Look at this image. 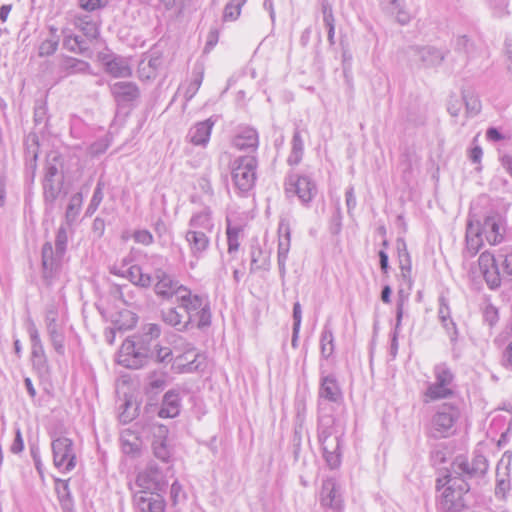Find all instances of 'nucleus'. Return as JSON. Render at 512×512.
<instances>
[{"mask_svg": "<svg viewBox=\"0 0 512 512\" xmlns=\"http://www.w3.org/2000/svg\"><path fill=\"white\" fill-rule=\"evenodd\" d=\"M177 301L178 308L185 311L192 327L196 325L197 328L203 329L211 325V309L207 297L192 294L191 290L185 287Z\"/></svg>", "mask_w": 512, "mask_h": 512, "instance_id": "1", "label": "nucleus"}, {"mask_svg": "<svg viewBox=\"0 0 512 512\" xmlns=\"http://www.w3.org/2000/svg\"><path fill=\"white\" fill-rule=\"evenodd\" d=\"M488 470V461L482 454H476L471 461L463 455L457 456L445 474L453 480L468 482L473 478L483 477Z\"/></svg>", "mask_w": 512, "mask_h": 512, "instance_id": "2", "label": "nucleus"}, {"mask_svg": "<svg viewBox=\"0 0 512 512\" xmlns=\"http://www.w3.org/2000/svg\"><path fill=\"white\" fill-rule=\"evenodd\" d=\"M447 487L439 499V508L444 512H461L468 507L467 494L470 484L465 481L453 480L445 475Z\"/></svg>", "mask_w": 512, "mask_h": 512, "instance_id": "3", "label": "nucleus"}, {"mask_svg": "<svg viewBox=\"0 0 512 512\" xmlns=\"http://www.w3.org/2000/svg\"><path fill=\"white\" fill-rule=\"evenodd\" d=\"M460 417L459 408L450 402H445L436 408L430 423V433L433 438H447L454 434L455 424Z\"/></svg>", "mask_w": 512, "mask_h": 512, "instance_id": "4", "label": "nucleus"}, {"mask_svg": "<svg viewBox=\"0 0 512 512\" xmlns=\"http://www.w3.org/2000/svg\"><path fill=\"white\" fill-rule=\"evenodd\" d=\"M258 160L255 155L239 156L231 164V175L235 187L241 192L249 191L255 184Z\"/></svg>", "mask_w": 512, "mask_h": 512, "instance_id": "5", "label": "nucleus"}, {"mask_svg": "<svg viewBox=\"0 0 512 512\" xmlns=\"http://www.w3.org/2000/svg\"><path fill=\"white\" fill-rule=\"evenodd\" d=\"M53 463L62 472H70L76 467V453L73 441L65 436L51 434Z\"/></svg>", "mask_w": 512, "mask_h": 512, "instance_id": "6", "label": "nucleus"}, {"mask_svg": "<svg viewBox=\"0 0 512 512\" xmlns=\"http://www.w3.org/2000/svg\"><path fill=\"white\" fill-rule=\"evenodd\" d=\"M148 346H145L137 337L136 340H126L121 346V360L126 367L138 369L144 365L146 358L153 355Z\"/></svg>", "mask_w": 512, "mask_h": 512, "instance_id": "7", "label": "nucleus"}, {"mask_svg": "<svg viewBox=\"0 0 512 512\" xmlns=\"http://www.w3.org/2000/svg\"><path fill=\"white\" fill-rule=\"evenodd\" d=\"M504 219L498 212L488 213L483 221H474V227L480 228V235L485 237L490 245L500 244L504 240Z\"/></svg>", "mask_w": 512, "mask_h": 512, "instance_id": "8", "label": "nucleus"}, {"mask_svg": "<svg viewBox=\"0 0 512 512\" xmlns=\"http://www.w3.org/2000/svg\"><path fill=\"white\" fill-rule=\"evenodd\" d=\"M138 491H147V494H161L167 486L165 476L156 464H149L136 478Z\"/></svg>", "mask_w": 512, "mask_h": 512, "instance_id": "9", "label": "nucleus"}, {"mask_svg": "<svg viewBox=\"0 0 512 512\" xmlns=\"http://www.w3.org/2000/svg\"><path fill=\"white\" fill-rule=\"evenodd\" d=\"M154 278V293L162 300H170L174 296L179 297L185 291L186 286L180 284L176 278L161 268L154 270Z\"/></svg>", "mask_w": 512, "mask_h": 512, "instance_id": "10", "label": "nucleus"}, {"mask_svg": "<svg viewBox=\"0 0 512 512\" xmlns=\"http://www.w3.org/2000/svg\"><path fill=\"white\" fill-rule=\"evenodd\" d=\"M287 185L286 191L296 194L305 206L309 205L318 192L316 183L307 175H290Z\"/></svg>", "mask_w": 512, "mask_h": 512, "instance_id": "11", "label": "nucleus"}, {"mask_svg": "<svg viewBox=\"0 0 512 512\" xmlns=\"http://www.w3.org/2000/svg\"><path fill=\"white\" fill-rule=\"evenodd\" d=\"M65 254H58V250L53 248L52 243L47 241L41 249L42 276L47 284L58 274L62 260Z\"/></svg>", "mask_w": 512, "mask_h": 512, "instance_id": "12", "label": "nucleus"}, {"mask_svg": "<svg viewBox=\"0 0 512 512\" xmlns=\"http://www.w3.org/2000/svg\"><path fill=\"white\" fill-rule=\"evenodd\" d=\"M512 455L505 452L496 467L495 497L499 500H506L511 490L510 464Z\"/></svg>", "mask_w": 512, "mask_h": 512, "instance_id": "13", "label": "nucleus"}, {"mask_svg": "<svg viewBox=\"0 0 512 512\" xmlns=\"http://www.w3.org/2000/svg\"><path fill=\"white\" fill-rule=\"evenodd\" d=\"M110 92L118 106L133 105L140 97V89L136 83L119 81L110 85Z\"/></svg>", "mask_w": 512, "mask_h": 512, "instance_id": "14", "label": "nucleus"}, {"mask_svg": "<svg viewBox=\"0 0 512 512\" xmlns=\"http://www.w3.org/2000/svg\"><path fill=\"white\" fill-rule=\"evenodd\" d=\"M27 331L30 337L32 351L31 361L33 367L40 373L48 370V361L45 355L44 347L40 339L38 329L36 328L33 321H30L27 327Z\"/></svg>", "mask_w": 512, "mask_h": 512, "instance_id": "15", "label": "nucleus"}, {"mask_svg": "<svg viewBox=\"0 0 512 512\" xmlns=\"http://www.w3.org/2000/svg\"><path fill=\"white\" fill-rule=\"evenodd\" d=\"M479 268L490 289H497L501 285V276L495 256L489 251L481 253L478 259Z\"/></svg>", "mask_w": 512, "mask_h": 512, "instance_id": "16", "label": "nucleus"}, {"mask_svg": "<svg viewBox=\"0 0 512 512\" xmlns=\"http://www.w3.org/2000/svg\"><path fill=\"white\" fill-rule=\"evenodd\" d=\"M320 504L322 507L332 509L336 512L342 510L343 500L335 479L328 478L323 481L320 493Z\"/></svg>", "mask_w": 512, "mask_h": 512, "instance_id": "17", "label": "nucleus"}, {"mask_svg": "<svg viewBox=\"0 0 512 512\" xmlns=\"http://www.w3.org/2000/svg\"><path fill=\"white\" fill-rule=\"evenodd\" d=\"M100 61L105 72L114 78H127L132 75V69L127 58L115 54H103L100 56Z\"/></svg>", "mask_w": 512, "mask_h": 512, "instance_id": "18", "label": "nucleus"}, {"mask_svg": "<svg viewBox=\"0 0 512 512\" xmlns=\"http://www.w3.org/2000/svg\"><path fill=\"white\" fill-rule=\"evenodd\" d=\"M319 398L340 404L343 401V393L334 374L320 373Z\"/></svg>", "mask_w": 512, "mask_h": 512, "instance_id": "19", "label": "nucleus"}, {"mask_svg": "<svg viewBox=\"0 0 512 512\" xmlns=\"http://www.w3.org/2000/svg\"><path fill=\"white\" fill-rule=\"evenodd\" d=\"M278 233H279V241H278V251H277V258H278V267H279V273L281 277L285 276L286 273V260L288 258V253L290 250V243H291V229L289 222L285 219H282L279 223L278 227Z\"/></svg>", "mask_w": 512, "mask_h": 512, "instance_id": "20", "label": "nucleus"}, {"mask_svg": "<svg viewBox=\"0 0 512 512\" xmlns=\"http://www.w3.org/2000/svg\"><path fill=\"white\" fill-rule=\"evenodd\" d=\"M147 491H136L133 496L138 512H164L165 501L161 494H147Z\"/></svg>", "mask_w": 512, "mask_h": 512, "instance_id": "21", "label": "nucleus"}, {"mask_svg": "<svg viewBox=\"0 0 512 512\" xmlns=\"http://www.w3.org/2000/svg\"><path fill=\"white\" fill-rule=\"evenodd\" d=\"M452 41L454 52L458 55L461 66H466L471 59L476 57L478 46L469 35H456Z\"/></svg>", "mask_w": 512, "mask_h": 512, "instance_id": "22", "label": "nucleus"}, {"mask_svg": "<svg viewBox=\"0 0 512 512\" xmlns=\"http://www.w3.org/2000/svg\"><path fill=\"white\" fill-rule=\"evenodd\" d=\"M232 145L238 150L254 153L259 145L257 131L252 127H241L232 139Z\"/></svg>", "mask_w": 512, "mask_h": 512, "instance_id": "23", "label": "nucleus"}, {"mask_svg": "<svg viewBox=\"0 0 512 512\" xmlns=\"http://www.w3.org/2000/svg\"><path fill=\"white\" fill-rule=\"evenodd\" d=\"M185 240L188 243L191 255L199 259L208 250L210 239L205 231L188 229L185 233Z\"/></svg>", "mask_w": 512, "mask_h": 512, "instance_id": "24", "label": "nucleus"}, {"mask_svg": "<svg viewBox=\"0 0 512 512\" xmlns=\"http://www.w3.org/2000/svg\"><path fill=\"white\" fill-rule=\"evenodd\" d=\"M411 51L425 67L439 66L447 56V52L434 46H412Z\"/></svg>", "mask_w": 512, "mask_h": 512, "instance_id": "25", "label": "nucleus"}, {"mask_svg": "<svg viewBox=\"0 0 512 512\" xmlns=\"http://www.w3.org/2000/svg\"><path fill=\"white\" fill-rule=\"evenodd\" d=\"M215 125V120L208 118L193 125L186 136L187 140L196 146L205 147L210 139L211 131Z\"/></svg>", "mask_w": 512, "mask_h": 512, "instance_id": "26", "label": "nucleus"}, {"mask_svg": "<svg viewBox=\"0 0 512 512\" xmlns=\"http://www.w3.org/2000/svg\"><path fill=\"white\" fill-rule=\"evenodd\" d=\"M438 318L443 328L450 338L451 344L454 346L457 343L459 332L456 323L451 318V312L448 305V300L444 296L439 297Z\"/></svg>", "mask_w": 512, "mask_h": 512, "instance_id": "27", "label": "nucleus"}, {"mask_svg": "<svg viewBox=\"0 0 512 512\" xmlns=\"http://www.w3.org/2000/svg\"><path fill=\"white\" fill-rule=\"evenodd\" d=\"M90 68V64L81 59L65 55L59 58L58 69L62 78L76 74H89Z\"/></svg>", "mask_w": 512, "mask_h": 512, "instance_id": "28", "label": "nucleus"}, {"mask_svg": "<svg viewBox=\"0 0 512 512\" xmlns=\"http://www.w3.org/2000/svg\"><path fill=\"white\" fill-rule=\"evenodd\" d=\"M466 246L462 252L465 259L473 258L483 246L480 228L474 227V221L469 219L466 226Z\"/></svg>", "mask_w": 512, "mask_h": 512, "instance_id": "29", "label": "nucleus"}, {"mask_svg": "<svg viewBox=\"0 0 512 512\" xmlns=\"http://www.w3.org/2000/svg\"><path fill=\"white\" fill-rule=\"evenodd\" d=\"M341 438L332 437L329 439L319 441L325 461L331 469L339 467L341 463Z\"/></svg>", "mask_w": 512, "mask_h": 512, "instance_id": "30", "label": "nucleus"}, {"mask_svg": "<svg viewBox=\"0 0 512 512\" xmlns=\"http://www.w3.org/2000/svg\"><path fill=\"white\" fill-rule=\"evenodd\" d=\"M178 307H169L162 309L160 312L161 320L175 328L179 332H185L192 328L190 321L184 319V316L179 312Z\"/></svg>", "mask_w": 512, "mask_h": 512, "instance_id": "31", "label": "nucleus"}, {"mask_svg": "<svg viewBox=\"0 0 512 512\" xmlns=\"http://www.w3.org/2000/svg\"><path fill=\"white\" fill-rule=\"evenodd\" d=\"M180 412V396L175 390L167 391L162 400L161 408L158 412L161 418H174Z\"/></svg>", "mask_w": 512, "mask_h": 512, "instance_id": "32", "label": "nucleus"}, {"mask_svg": "<svg viewBox=\"0 0 512 512\" xmlns=\"http://www.w3.org/2000/svg\"><path fill=\"white\" fill-rule=\"evenodd\" d=\"M63 177L57 179H43V195L47 210H53L55 201L61 193Z\"/></svg>", "mask_w": 512, "mask_h": 512, "instance_id": "33", "label": "nucleus"}, {"mask_svg": "<svg viewBox=\"0 0 512 512\" xmlns=\"http://www.w3.org/2000/svg\"><path fill=\"white\" fill-rule=\"evenodd\" d=\"M341 431L337 420L331 415L323 416L318 422V440H325L332 437H342Z\"/></svg>", "mask_w": 512, "mask_h": 512, "instance_id": "34", "label": "nucleus"}, {"mask_svg": "<svg viewBox=\"0 0 512 512\" xmlns=\"http://www.w3.org/2000/svg\"><path fill=\"white\" fill-rule=\"evenodd\" d=\"M250 257V272L253 273L258 270H269L270 253L264 252L258 244L251 246Z\"/></svg>", "mask_w": 512, "mask_h": 512, "instance_id": "35", "label": "nucleus"}, {"mask_svg": "<svg viewBox=\"0 0 512 512\" xmlns=\"http://www.w3.org/2000/svg\"><path fill=\"white\" fill-rule=\"evenodd\" d=\"M55 491L63 512H71L73 510V499L69 488V480L55 479Z\"/></svg>", "mask_w": 512, "mask_h": 512, "instance_id": "36", "label": "nucleus"}, {"mask_svg": "<svg viewBox=\"0 0 512 512\" xmlns=\"http://www.w3.org/2000/svg\"><path fill=\"white\" fill-rule=\"evenodd\" d=\"M189 227V229L205 231L207 234L211 233L214 228L211 211L204 209L203 211L195 213L189 221Z\"/></svg>", "mask_w": 512, "mask_h": 512, "instance_id": "37", "label": "nucleus"}, {"mask_svg": "<svg viewBox=\"0 0 512 512\" xmlns=\"http://www.w3.org/2000/svg\"><path fill=\"white\" fill-rule=\"evenodd\" d=\"M454 395L453 387L443 386L436 382L428 385L424 393V402L447 399Z\"/></svg>", "mask_w": 512, "mask_h": 512, "instance_id": "38", "label": "nucleus"}, {"mask_svg": "<svg viewBox=\"0 0 512 512\" xmlns=\"http://www.w3.org/2000/svg\"><path fill=\"white\" fill-rule=\"evenodd\" d=\"M303 154L304 141L301 136V131L296 128L291 141V152L287 159L288 164L291 166L298 165L302 160Z\"/></svg>", "mask_w": 512, "mask_h": 512, "instance_id": "39", "label": "nucleus"}, {"mask_svg": "<svg viewBox=\"0 0 512 512\" xmlns=\"http://www.w3.org/2000/svg\"><path fill=\"white\" fill-rule=\"evenodd\" d=\"M161 65L162 59L160 56L150 57L147 61L144 59L139 63V76L143 79L155 78Z\"/></svg>", "mask_w": 512, "mask_h": 512, "instance_id": "40", "label": "nucleus"}, {"mask_svg": "<svg viewBox=\"0 0 512 512\" xmlns=\"http://www.w3.org/2000/svg\"><path fill=\"white\" fill-rule=\"evenodd\" d=\"M407 299H408V296L404 295L403 290H399L397 307H396V324H395V330L393 333V338L391 341V354L393 356L396 355L397 349H398V341H397L398 328L401 326L402 317H403V307H404V303H405V301H407Z\"/></svg>", "mask_w": 512, "mask_h": 512, "instance_id": "41", "label": "nucleus"}, {"mask_svg": "<svg viewBox=\"0 0 512 512\" xmlns=\"http://www.w3.org/2000/svg\"><path fill=\"white\" fill-rule=\"evenodd\" d=\"M320 350L321 356L324 359H328L329 357H331L335 350L333 332L328 323L324 325L321 333Z\"/></svg>", "mask_w": 512, "mask_h": 512, "instance_id": "42", "label": "nucleus"}, {"mask_svg": "<svg viewBox=\"0 0 512 512\" xmlns=\"http://www.w3.org/2000/svg\"><path fill=\"white\" fill-rule=\"evenodd\" d=\"M61 168V156L56 152L48 154L46 158L44 179H57L58 177H62L60 174Z\"/></svg>", "mask_w": 512, "mask_h": 512, "instance_id": "43", "label": "nucleus"}, {"mask_svg": "<svg viewBox=\"0 0 512 512\" xmlns=\"http://www.w3.org/2000/svg\"><path fill=\"white\" fill-rule=\"evenodd\" d=\"M83 203L82 193L78 192L71 196L65 212V220L67 225H72L81 210Z\"/></svg>", "mask_w": 512, "mask_h": 512, "instance_id": "44", "label": "nucleus"}, {"mask_svg": "<svg viewBox=\"0 0 512 512\" xmlns=\"http://www.w3.org/2000/svg\"><path fill=\"white\" fill-rule=\"evenodd\" d=\"M435 382L443 385L452 387L454 382V374L446 363L437 364L433 369Z\"/></svg>", "mask_w": 512, "mask_h": 512, "instance_id": "45", "label": "nucleus"}, {"mask_svg": "<svg viewBox=\"0 0 512 512\" xmlns=\"http://www.w3.org/2000/svg\"><path fill=\"white\" fill-rule=\"evenodd\" d=\"M167 373L165 372H151L147 377L146 390L149 393H158L163 390L167 385Z\"/></svg>", "mask_w": 512, "mask_h": 512, "instance_id": "46", "label": "nucleus"}, {"mask_svg": "<svg viewBox=\"0 0 512 512\" xmlns=\"http://www.w3.org/2000/svg\"><path fill=\"white\" fill-rule=\"evenodd\" d=\"M77 27L83 32L89 40L97 39L99 36V26L88 16L77 18Z\"/></svg>", "mask_w": 512, "mask_h": 512, "instance_id": "47", "label": "nucleus"}, {"mask_svg": "<svg viewBox=\"0 0 512 512\" xmlns=\"http://www.w3.org/2000/svg\"><path fill=\"white\" fill-rule=\"evenodd\" d=\"M243 232V228L240 225L232 226L230 222L227 224V242H228V253L238 251L240 246V236Z\"/></svg>", "mask_w": 512, "mask_h": 512, "instance_id": "48", "label": "nucleus"}, {"mask_svg": "<svg viewBox=\"0 0 512 512\" xmlns=\"http://www.w3.org/2000/svg\"><path fill=\"white\" fill-rule=\"evenodd\" d=\"M25 162H37L39 155V138L36 134H29L25 142Z\"/></svg>", "mask_w": 512, "mask_h": 512, "instance_id": "49", "label": "nucleus"}, {"mask_svg": "<svg viewBox=\"0 0 512 512\" xmlns=\"http://www.w3.org/2000/svg\"><path fill=\"white\" fill-rule=\"evenodd\" d=\"M63 46L67 50L79 54L84 53L88 49L86 42L78 35H66L63 40Z\"/></svg>", "mask_w": 512, "mask_h": 512, "instance_id": "50", "label": "nucleus"}, {"mask_svg": "<svg viewBox=\"0 0 512 512\" xmlns=\"http://www.w3.org/2000/svg\"><path fill=\"white\" fill-rule=\"evenodd\" d=\"M161 335V326L155 323H148L143 326L142 334L138 338L141 342L148 346L149 342L153 339H157Z\"/></svg>", "mask_w": 512, "mask_h": 512, "instance_id": "51", "label": "nucleus"}, {"mask_svg": "<svg viewBox=\"0 0 512 512\" xmlns=\"http://www.w3.org/2000/svg\"><path fill=\"white\" fill-rule=\"evenodd\" d=\"M246 2V0H231L226 4L223 13L224 21H234L236 20L241 12L242 5Z\"/></svg>", "mask_w": 512, "mask_h": 512, "instance_id": "52", "label": "nucleus"}, {"mask_svg": "<svg viewBox=\"0 0 512 512\" xmlns=\"http://www.w3.org/2000/svg\"><path fill=\"white\" fill-rule=\"evenodd\" d=\"M103 182L99 181L96 185V188L94 190L93 196L90 200V203L86 209V216H92L95 211L98 209L100 203L103 200Z\"/></svg>", "mask_w": 512, "mask_h": 512, "instance_id": "53", "label": "nucleus"}, {"mask_svg": "<svg viewBox=\"0 0 512 512\" xmlns=\"http://www.w3.org/2000/svg\"><path fill=\"white\" fill-rule=\"evenodd\" d=\"M58 45H59V37L58 36H54V37L45 39L39 45L38 55L40 57L51 56L57 51Z\"/></svg>", "mask_w": 512, "mask_h": 512, "instance_id": "54", "label": "nucleus"}, {"mask_svg": "<svg viewBox=\"0 0 512 512\" xmlns=\"http://www.w3.org/2000/svg\"><path fill=\"white\" fill-rule=\"evenodd\" d=\"M406 120L414 125H423L426 121V113L423 108L410 107L406 113Z\"/></svg>", "mask_w": 512, "mask_h": 512, "instance_id": "55", "label": "nucleus"}, {"mask_svg": "<svg viewBox=\"0 0 512 512\" xmlns=\"http://www.w3.org/2000/svg\"><path fill=\"white\" fill-rule=\"evenodd\" d=\"M153 452L156 458L163 462H167L170 458V451L164 439H155L152 442Z\"/></svg>", "mask_w": 512, "mask_h": 512, "instance_id": "56", "label": "nucleus"}, {"mask_svg": "<svg viewBox=\"0 0 512 512\" xmlns=\"http://www.w3.org/2000/svg\"><path fill=\"white\" fill-rule=\"evenodd\" d=\"M68 244V232L64 225H61L56 233L55 237V248L58 250V254H65Z\"/></svg>", "mask_w": 512, "mask_h": 512, "instance_id": "57", "label": "nucleus"}, {"mask_svg": "<svg viewBox=\"0 0 512 512\" xmlns=\"http://www.w3.org/2000/svg\"><path fill=\"white\" fill-rule=\"evenodd\" d=\"M321 10L323 14V24L326 29L335 28V18L333 15L332 7L327 1L321 3Z\"/></svg>", "mask_w": 512, "mask_h": 512, "instance_id": "58", "label": "nucleus"}, {"mask_svg": "<svg viewBox=\"0 0 512 512\" xmlns=\"http://www.w3.org/2000/svg\"><path fill=\"white\" fill-rule=\"evenodd\" d=\"M108 4V0H79L78 6L87 11L93 12L99 9L106 7Z\"/></svg>", "mask_w": 512, "mask_h": 512, "instance_id": "59", "label": "nucleus"}, {"mask_svg": "<svg viewBox=\"0 0 512 512\" xmlns=\"http://www.w3.org/2000/svg\"><path fill=\"white\" fill-rule=\"evenodd\" d=\"M185 498L186 494L182 485L177 480L174 481L170 488V499L173 505H176L179 501L184 500Z\"/></svg>", "mask_w": 512, "mask_h": 512, "instance_id": "60", "label": "nucleus"}, {"mask_svg": "<svg viewBox=\"0 0 512 512\" xmlns=\"http://www.w3.org/2000/svg\"><path fill=\"white\" fill-rule=\"evenodd\" d=\"M155 357L156 361L159 363H169L173 359L172 350L169 347H162L159 345L155 346Z\"/></svg>", "mask_w": 512, "mask_h": 512, "instance_id": "61", "label": "nucleus"}, {"mask_svg": "<svg viewBox=\"0 0 512 512\" xmlns=\"http://www.w3.org/2000/svg\"><path fill=\"white\" fill-rule=\"evenodd\" d=\"M483 316L485 322H487L490 326H493L498 322L499 319L498 309L492 304H488L484 309Z\"/></svg>", "mask_w": 512, "mask_h": 512, "instance_id": "62", "label": "nucleus"}, {"mask_svg": "<svg viewBox=\"0 0 512 512\" xmlns=\"http://www.w3.org/2000/svg\"><path fill=\"white\" fill-rule=\"evenodd\" d=\"M49 338H50L51 344H52L54 350L56 351V353L59 355H64V353H65V346H64L65 337H64L63 332L61 331L57 334L49 336Z\"/></svg>", "mask_w": 512, "mask_h": 512, "instance_id": "63", "label": "nucleus"}, {"mask_svg": "<svg viewBox=\"0 0 512 512\" xmlns=\"http://www.w3.org/2000/svg\"><path fill=\"white\" fill-rule=\"evenodd\" d=\"M390 11L396 14V19L398 23L401 25H406L410 21V15L407 11H405L402 7L401 0H399V6H391Z\"/></svg>", "mask_w": 512, "mask_h": 512, "instance_id": "64", "label": "nucleus"}]
</instances>
